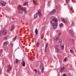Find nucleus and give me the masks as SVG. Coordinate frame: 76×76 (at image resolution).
<instances>
[{
	"label": "nucleus",
	"instance_id": "obj_14",
	"mask_svg": "<svg viewBox=\"0 0 76 76\" xmlns=\"http://www.w3.org/2000/svg\"><path fill=\"white\" fill-rule=\"evenodd\" d=\"M8 42L7 41L5 42L4 43L3 45L5 46V45H8Z\"/></svg>",
	"mask_w": 76,
	"mask_h": 76
},
{
	"label": "nucleus",
	"instance_id": "obj_20",
	"mask_svg": "<svg viewBox=\"0 0 76 76\" xmlns=\"http://www.w3.org/2000/svg\"><path fill=\"white\" fill-rule=\"evenodd\" d=\"M33 3L35 6H37V5L38 4V3H37L36 1L33 2Z\"/></svg>",
	"mask_w": 76,
	"mask_h": 76
},
{
	"label": "nucleus",
	"instance_id": "obj_8",
	"mask_svg": "<svg viewBox=\"0 0 76 76\" xmlns=\"http://www.w3.org/2000/svg\"><path fill=\"white\" fill-rule=\"evenodd\" d=\"M61 47L62 50H64V44H63V43H61Z\"/></svg>",
	"mask_w": 76,
	"mask_h": 76
},
{
	"label": "nucleus",
	"instance_id": "obj_28",
	"mask_svg": "<svg viewBox=\"0 0 76 76\" xmlns=\"http://www.w3.org/2000/svg\"><path fill=\"white\" fill-rule=\"evenodd\" d=\"M68 59V58H67V57H66L64 59V60L65 61H66Z\"/></svg>",
	"mask_w": 76,
	"mask_h": 76
},
{
	"label": "nucleus",
	"instance_id": "obj_22",
	"mask_svg": "<svg viewBox=\"0 0 76 76\" xmlns=\"http://www.w3.org/2000/svg\"><path fill=\"white\" fill-rule=\"evenodd\" d=\"M30 34L31 35H33V32H32V31L31 30H30Z\"/></svg>",
	"mask_w": 76,
	"mask_h": 76
},
{
	"label": "nucleus",
	"instance_id": "obj_38",
	"mask_svg": "<svg viewBox=\"0 0 76 76\" xmlns=\"http://www.w3.org/2000/svg\"><path fill=\"white\" fill-rule=\"evenodd\" d=\"M38 74L39 75H41V72L40 71H39Z\"/></svg>",
	"mask_w": 76,
	"mask_h": 76
},
{
	"label": "nucleus",
	"instance_id": "obj_34",
	"mask_svg": "<svg viewBox=\"0 0 76 76\" xmlns=\"http://www.w3.org/2000/svg\"><path fill=\"white\" fill-rule=\"evenodd\" d=\"M18 62H19V61H18V59H16V63H18Z\"/></svg>",
	"mask_w": 76,
	"mask_h": 76
},
{
	"label": "nucleus",
	"instance_id": "obj_1",
	"mask_svg": "<svg viewBox=\"0 0 76 76\" xmlns=\"http://www.w3.org/2000/svg\"><path fill=\"white\" fill-rule=\"evenodd\" d=\"M53 21L54 23L52 24L53 27L54 29H56L58 26V20L53 19Z\"/></svg>",
	"mask_w": 76,
	"mask_h": 76
},
{
	"label": "nucleus",
	"instance_id": "obj_44",
	"mask_svg": "<svg viewBox=\"0 0 76 76\" xmlns=\"http://www.w3.org/2000/svg\"><path fill=\"white\" fill-rule=\"evenodd\" d=\"M50 23H51L52 24H53V22H52V21L51 20L50 21Z\"/></svg>",
	"mask_w": 76,
	"mask_h": 76
},
{
	"label": "nucleus",
	"instance_id": "obj_43",
	"mask_svg": "<svg viewBox=\"0 0 76 76\" xmlns=\"http://www.w3.org/2000/svg\"><path fill=\"white\" fill-rule=\"evenodd\" d=\"M2 73V72H1V70H0V74H1Z\"/></svg>",
	"mask_w": 76,
	"mask_h": 76
},
{
	"label": "nucleus",
	"instance_id": "obj_2",
	"mask_svg": "<svg viewBox=\"0 0 76 76\" xmlns=\"http://www.w3.org/2000/svg\"><path fill=\"white\" fill-rule=\"evenodd\" d=\"M41 10H39L37 12L36 14H35L34 15V18L35 19L37 18V16L39 15V18H41L42 16V15H41V13L40 12Z\"/></svg>",
	"mask_w": 76,
	"mask_h": 76
},
{
	"label": "nucleus",
	"instance_id": "obj_41",
	"mask_svg": "<svg viewBox=\"0 0 76 76\" xmlns=\"http://www.w3.org/2000/svg\"><path fill=\"white\" fill-rule=\"evenodd\" d=\"M2 51L1 49L0 50V53H1L2 52Z\"/></svg>",
	"mask_w": 76,
	"mask_h": 76
},
{
	"label": "nucleus",
	"instance_id": "obj_18",
	"mask_svg": "<svg viewBox=\"0 0 76 76\" xmlns=\"http://www.w3.org/2000/svg\"><path fill=\"white\" fill-rule=\"evenodd\" d=\"M26 64H25V61H23V63L22 65L23 66V67H25V66Z\"/></svg>",
	"mask_w": 76,
	"mask_h": 76
},
{
	"label": "nucleus",
	"instance_id": "obj_48",
	"mask_svg": "<svg viewBox=\"0 0 76 76\" xmlns=\"http://www.w3.org/2000/svg\"><path fill=\"white\" fill-rule=\"evenodd\" d=\"M37 57H38V55H37Z\"/></svg>",
	"mask_w": 76,
	"mask_h": 76
},
{
	"label": "nucleus",
	"instance_id": "obj_21",
	"mask_svg": "<svg viewBox=\"0 0 76 76\" xmlns=\"http://www.w3.org/2000/svg\"><path fill=\"white\" fill-rule=\"evenodd\" d=\"M28 2H25L23 4V5L25 6H26L27 5H28Z\"/></svg>",
	"mask_w": 76,
	"mask_h": 76
},
{
	"label": "nucleus",
	"instance_id": "obj_4",
	"mask_svg": "<svg viewBox=\"0 0 76 76\" xmlns=\"http://www.w3.org/2000/svg\"><path fill=\"white\" fill-rule=\"evenodd\" d=\"M7 33V31L6 29H4L2 32V34L3 35H6V34Z\"/></svg>",
	"mask_w": 76,
	"mask_h": 76
},
{
	"label": "nucleus",
	"instance_id": "obj_45",
	"mask_svg": "<svg viewBox=\"0 0 76 76\" xmlns=\"http://www.w3.org/2000/svg\"><path fill=\"white\" fill-rule=\"evenodd\" d=\"M4 38L5 39H6V38H7L6 37H4Z\"/></svg>",
	"mask_w": 76,
	"mask_h": 76
},
{
	"label": "nucleus",
	"instance_id": "obj_33",
	"mask_svg": "<svg viewBox=\"0 0 76 76\" xmlns=\"http://www.w3.org/2000/svg\"><path fill=\"white\" fill-rule=\"evenodd\" d=\"M44 34H43L41 37V39H43V38H44Z\"/></svg>",
	"mask_w": 76,
	"mask_h": 76
},
{
	"label": "nucleus",
	"instance_id": "obj_23",
	"mask_svg": "<svg viewBox=\"0 0 76 76\" xmlns=\"http://www.w3.org/2000/svg\"><path fill=\"white\" fill-rule=\"evenodd\" d=\"M59 26L60 27H62L63 26V24L62 23H60L59 24Z\"/></svg>",
	"mask_w": 76,
	"mask_h": 76
},
{
	"label": "nucleus",
	"instance_id": "obj_27",
	"mask_svg": "<svg viewBox=\"0 0 76 76\" xmlns=\"http://www.w3.org/2000/svg\"><path fill=\"white\" fill-rule=\"evenodd\" d=\"M15 28V25L13 24L11 26V28H12L13 29H14Z\"/></svg>",
	"mask_w": 76,
	"mask_h": 76
},
{
	"label": "nucleus",
	"instance_id": "obj_40",
	"mask_svg": "<svg viewBox=\"0 0 76 76\" xmlns=\"http://www.w3.org/2000/svg\"><path fill=\"white\" fill-rule=\"evenodd\" d=\"M63 76H67V75H66V74H64L63 75Z\"/></svg>",
	"mask_w": 76,
	"mask_h": 76
},
{
	"label": "nucleus",
	"instance_id": "obj_29",
	"mask_svg": "<svg viewBox=\"0 0 76 76\" xmlns=\"http://www.w3.org/2000/svg\"><path fill=\"white\" fill-rule=\"evenodd\" d=\"M59 42L60 43H62V40L61 39H60L59 41Z\"/></svg>",
	"mask_w": 76,
	"mask_h": 76
},
{
	"label": "nucleus",
	"instance_id": "obj_15",
	"mask_svg": "<svg viewBox=\"0 0 76 76\" xmlns=\"http://www.w3.org/2000/svg\"><path fill=\"white\" fill-rule=\"evenodd\" d=\"M50 19H57V18H56V17L54 16L51 17Z\"/></svg>",
	"mask_w": 76,
	"mask_h": 76
},
{
	"label": "nucleus",
	"instance_id": "obj_37",
	"mask_svg": "<svg viewBox=\"0 0 76 76\" xmlns=\"http://www.w3.org/2000/svg\"><path fill=\"white\" fill-rule=\"evenodd\" d=\"M69 1V0H66V3H68Z\"/></svg>",
	"mask_w": 76,
	"mask_h": 76
},
{
	"label": "nucleus",
	"instance_id": "obj_16",
	"mask_svg": "<svg viewBox=\"0 0 76 76\" xmlns=\"http://www.w3.org/2000/svg\"><path fill=\"white\" fill-rule=\"evenodd\" d=\"M17 38V36H15L14 38H13L12 39V41L13 42H15V41H16V38Z\"/></svg>",
	"mask_w": 76,
	"mask_h": 76
},
{
	"label": "nucleus",
	"instance_id": "obj_9",
	"mask_svg": "<svg viewBox=\"0 0 76 76\" xmlns=\"http://www.w3.org/2000/svg\"><path fill=\"white\" fill-rule=\"evenodd\" d=\"M56 9H53L52 12H50L49 13L50 15H51L52 14H53V13H54L56 12Z\"/></svg>",
	"mask_w": 76,
	"mask_h": 76
},
{
	"label": "nucleus",
	"instance_id": "obj_49",
	"mask_svg": "<svg viewBox=\"0 0 76 76\" xmlns=\"http://www.w3.org/2000/svg\"><path fill=\"white\" fill-rule=\"evenodd\" d=\"M12 19H15V18H13Z\"/></svg>",
	"mask_w": 76,
	"mask_h": 76
},
{
	"label": "nucleus",
	"instance_id": "obj_7",
	"mask_svg": "<svg viewBox=\"0 0 76 76\" xmlns=\"http://www.w3.org/2000/svg\"><path fill=\"white\" fill-rule=\"evenodd\" d=\"M10 66V65H9L8 66V67L9 69L7 71V72L8 73H9V72H10V70H12V66H10V67H9Z\"/></svg>",
	"mask_w": 76,
	"mask_h": 76
},
{
	"label": "nucleus",
	"instance_id": "obj_36",
	"mask_svg": "<svg viewBox=\"0 0 76 76\" xmlns=\"http://www.w3.org/2000/svg\"><path fill=\"white\" fill-rule=\"evenodd\" d=\"M42 66H43V65L42 64H40V68L41 69V67H42Z\"/></svg>",
	"mask_w": 76,
	"mask_h": 76
},
{
	"label": "nucleus",
	"instance_id": "obj_17",
	"mask_svg": "<svg viewBox=\"0 0 76 76\" xmlns=\"http://www.w3.org/2000/svg\"><path fill=\"white\" fill-rule=\"evenodd\" d=\"M22 10L23 12H24V13H26V10L24 9H22Z\"/></svg>",
	"mask_w": 76,
	"mask_h": 76
},
{
	"label": "nucleus",
	"instance_id": "obj_13",
	"mask_svg": "<svg viewBox=\"0 0 76 76\" xmlns=\"http://www.w3.org/2000/svg\"><path fill=\"white\" fill-rule=\"evenodd\" d=\"M18 9H19V10H22V6H19L17 7Z\"/></svg>",
	"mask_w": 76,
	"mask_h": 76
},
{
	"label": "nucleus",
	"instance_id": "obj_10",
	"mask_svg": "<svg viewBox=\"0 0 76 76\" xmlns=\"http://www.w3.org/2000/svg\"><path fill=\"white\" fill-rule=\"evenodd\" d=\"M69 33L71 35H73L75 34L74 31H73L72 30H70L69 31Z\"/></svg>",
	"mask_w": 76,
	"mask_h": 76
},
{
	"label": "nucleus",
	"instance_id": "obj_42",
	"mask_svg": "<svg viewBox=\"0 0 76 76\" xmlns=\"http://www.w3.org/2000/svg\"><path fill=\"white\" fill-rule=\"evenodd\" d=\"M51 1H50L48 2V3L49 4V3H51Z\"/></svg>",
	"mask_w": 76,
	"mask_h": 76
},
{
	"label": "nucleus",
	"instance_id": "obj_24",
	"mask_svg": "<svg viewBox=\"0 0 76 76\" xmlns=\"http://www.w3.org/2000/svg\"><path fill=\"white\" fill-rule=\"evenodd\" d=\"M35 33L36 34V35H37L38 34V30H37V28H36L35 29Z\"/></svg>",
	"mask_w": 76,
	"mask_h": 76
},
{
	"label": "nucleus",
	"instance_id": "obj_11",
	"mask_svg": "<svg viewBox=\"0 0 76 76\" xmlns=\"http://www.w3.org/2000/svg\"><path fill=\"white\" fill-rule=\"evenodd\" d=\"M48 43H46V45H45V53L46 52V50H47V47H48Z\"/></svg>",
	"mask_w": 76,
	"mask_h": 76
},
{
	"label": "nucleus",
	"instance_id": "obj_19",
	"mask_svg": "<svg viewBox=\"0 0 76 76\" xmlns=\"http://www.w3.org/2000/svg\"><path fill=\"white\" fill-rule=\"evenodd\" d=\"M10 44L11 47H13V42L12 41L11 42Z\"/></svg>",
	"mask_w": 76,
	"mask_h": 76
},
{
	"label": "nucleus",
	"instance_id": "obj_6",
	"mask_svg": "<svg viewBox=\"0 0 76 76\" xmlns=\"http://www.w3.org/2000/svg\"><path fill=\"white\" fill-rule=\"evenodd\" d=\"M55 48L56 49L55 51L56 53H58L59 52H60V50L58 49V46L57 45H56L55 46Z\"/></svg>",
	"mask_w": 76,
	"mask_h": 76
},
{
	"label": "nucleus",
	"instance_id": "obj_32",
	"mask_svg": "<svg viewBox=\"0 0 76 76\" xmlns=\"http://www.w3.org/2000/svg\"><path fill=\"white\" fill-rule=\"evenodd\" d=\"M62 21L64 23H66V21L64 19L62 20Z\"/></svg>",
	"mask_w": 76,
	"mask_h": 76
},
{
	"label": "nucleus",
	"instance_id": "obj_46",
	"mask_svg": "<svg viewBox=\"0 0 76 76\" xmlns=\"http://www.w3.org/2000/svg\"><path fill=\"white\" fill-rule=\"evenodd\" d=\"M71 10H73V8H72V7L71 8Z\"/></svg>",
	"mask_w": 76,
	"mask_h": 76
},
{
	"label": "nucleus",
	"instance_id": "obj_3",
	"mask_svg": "<svg viewBox=\"0 0 76 76\" xmlns=\"http://www.w3.org/2000/svg\"><path fill=\"white\" fill-rule=\"evenodd\" d=\"M61 35V32H59L58 33V34L56 35L55 36V41H58V40L59 39V38H60V37L59 36H60Z\"/></svg>",
	"mask_w": 76,
	"mask_h": 76
},
{
	"label": "nucleus",
	"instance_id": "obj_5",
	"mask_svg": "<svg viewBox=\"0 0 76 76\" xmlns=\"http://www.w3.org/2000/svg\"><path fill=\"white\" fill-rule=\"evenodd\" d=\"M0 4L2 6V7L6 5V2L3 1H1L0 2Z\"/></svg>",
	"mask_w": 76,
	"mask_h": 76
},
{
	"label": "nucleus",
	"instance_id": "obj_25",
	"mask_svg": "<svg viewBox=\"0 0 76 76\" xmlns=\"http://www.w3.org/2000/svg\"><path fill=\"white\" fill-rule=\"evenodd\" d=\"M39 43L38 42L37 43V47H39Z\"/></svg>",
	"mask_w": 76,
	"mask_h": 76
},
{
	"label": "nucleus",
	"instance_id": "obj_47",
	"mask_svg": "<svg viewBox=\"0 0 76 76\" xmlns=\"http://www.w3.org/2000/svg\"><path fill=\"white\" fill-rule=\"evenodd\" d=\"M32 42H34V41H32Z\"/></svg>",
	"mask_w": 76,
	"mask_h": 76
},
{
	"label": "nucleus",
	"instance_id": "obj_12",
	"mask_svg": "<svg viewBox=\"0 0 76 76\" xmlns=\"http://www.w3.org/2000/svg\"><path fill=\"white\" fill-rule=\"evenodd\" d=\"M64 70V67H61L60 69V72H62Z\"/></svg>",
	"mask_w": 76,
	"mask_h": 76
},
{
	"label": "nucleus",
	"instance_id": "obj_50",
	"mask_svg": "<svg viewBox=\"0 0 76 76\" xmlns=\"http://www.w3.org/2000/svg\"><path fill=\"white\" fill-rule=\"evenodd\" d=\"M63 19H64V18H63Z\"/></svg>",
	"mask_w": 76,
	"mask_h": 76
},
{
	"label": "nucleus",
	"instance_id": "obj_35",
	"mask_svg": "<svg viewBox=\"0 0 76 76\" xmlns=\"http://www.w3.org/2000/svg\"><path fill=\"white\" fill-rule=\"evenodd\" d=\"M19 13H23V11L21 10V11H19Z\"/></svg>",
	"mask_w": 76,
	"mask_h": 76
},
{
	"label": "nucleus",
	"instance_id": "obj_30",
	"mask_svg": "<svg viewBox=\"0 0 76 76\" xmlns=\"http://www.w3.org/2000/svg\"><path fill=\"white\" fill-rule=\"evenodd\" d=\"M70 52L72 54H73L74 53V52H73V51L72 50H70Z\"/></svg>",
	"mask_w": 76,
	"mask_h": 76
},
{
	"label": "nucleus",
	"instance_id": "obj_39",
	"mask_svg": "<svg viewBox=\"0 0 76 76\" xmlns=\"http://www.w3.org/2000/svg\"><path fill=\"white\" fill-rule=\"evenodd\" d=\"M13 28H12L10 29V31H13Z\"/></svg>",
	"mask_w": 76,
	"mask_h": 76
},
{
	"label": "nucleus",
	"instance_id": "obj_31",
	"mask_svg": "<svg viewBox=\"0 0 76 76\" xmlns=\"http://www.w3.org/2000/svg\"><path fill=\"white\" fill-rule=\"evenodd\" d=\"M34 71L36 73H37L38 71H37V70L36 69H34Z\"/></svg>",
	"mask_w": 76,
	"mask_h": 76
},
{
	"label": "nucleus",
	"instance_id": "obj_26",
	"mask_svg": "<svg viewBox=\"0 0 76 76\" xmlns=\"http://www.w3.org/2000/svg\"><path fill=\"white\" fill-rule=\"evenodd\" d=\"M44 68L42 67V73H44Z\"/></svg>",
	"mask_w": 76,
	"mask_h": 76
}]
</instances>
